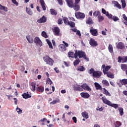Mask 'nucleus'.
<instances>
[{"instance_id":"obj_14","label":"nucleus","mask_w":127,"mask_h":127,"mask_svg":"<svg viewBox=\"0 0 127 127\" xmlns=\"http://www.w3.org/2000/svg\"><path fill=\"white\" fill-rule=\"evenodd\" d=\"M66 2L69 7L73 8V5H74V1L73 0H65Z\"/></svg>"},{"instance_id":"obj_27","label":"nucleus","mask_w":127,"mask_h":127,"mask_svg":"<svg viewBox=\"0 0 127 127\" xmlns=\"http://www.w3.org/2000/svg\"><path fill=\"white\" fill-rule=\"evenodd\" d=\"M26 11L28 14L29 15H32L33 14V12H32V10H31V9L30 8L26 7Z\"/></svg>"},{"instance_id":"obj_49","label":"nucleus","mask_w":127,"mask_h":127,"mask_svg":"<svg viewBox=\"0 0 127 127\" xmlns=\"http://www.w3.org/2000/svg\"><path fill=\"white\" fill-rule=\"evenodd\" d=\"M47 43L49 46V48L51 49H53V46H52V43H51V42L49 41V40H47Z\"/></svg>"},{"instance_id":"obj_28","label":"nucleus","mask_w":127,"mask_h":127,"mask_svg":"<svg viewBox=\"0 0 127 127\" xmlns=\"http://www.w3.org/2000/svg\"><path fill=\"white\" fill-rule=\"evenodd\" d=\"M102 83L103 85L106 86V87H109L110 86V83H109V81L106 79H103L102 81Z\"/></svg>"},{"instance_id":"obj_52","label":"nucleus","mask_w":127,"mask_h":127,"mask_svg":"<svg viewBox=\"0 0 127 127\" xmlns=\"http://www.w3.org/2000/svg\"><path fill=\"white\" fill-rule=\"evenodd\" d=\"M94 72H95V69L93 68H91L90 69H89V73L90 74V75H91V74H92L93 75Z\"/></svg>"},{"instance_id":"obj_13","label":"nucleus","mask_w":127,"mask_h":127,"mask_svg":"<svg viewBox=\"0 0 127 127\" xmlns=\"http://www.w3.org/2000/svg\"><path fill=\"white\" fill-rule=\"evenodd\" d=\"M80 96L81 98H84V99H89L90 98V94L87 92L80 93Z\"/></svg>"},{"instance_id":"obj_63","label":"nucleus","mask_w":127,"mask_h":127,"mask_svg":"<svg viewBox=\"0 0 127 127\" xmlns=\"http://www.w3.org/2000/svg\"><path fill=\"white\" fill-rule=\"evenodd\" d=\"M102 13H103V14H107V11H106L105 9L102 8Z\"/></svg>"},{"instance_id":"obj_39","label":"nucleus","mask_w":127,"mask_h":127,"mask_svg":"<svg viewBox=\"0 0 127 127\" xmlns=\"http://www.w3.org/2000/svg\"><path fill=\"white\" fill-rule=\"evenodd\" d=\"M120 82L122 85H127V79H123L120 80Z\"/></svg>"},{"instance_id":"obj_10","label":"nucleus","mask_w":127,"mask_h":127,"mask_svg":"<svg viewBox=\"0 0 127 127\" xmlns=\"http://www.w3.org/2000/svg\"><path fill=\"white\" fill-rule=\"evenodd\" d=\"M118 62L119 63H126L127 62V56L126 57H123V58L122 57H118Z\"/></svg>"},{"instance_id":"obj_26","label":"nucleus","mask_w":127,"mask_h":127,"mask_svg":"<svg viewBox=\"0 0 127 127\" xmlns=\"http://www.w3.org/2000/svg\"><path fill=\"white\" fill-rule=\"evenodd\" d=\"M106 75H107L108 78H111V79H114V78H115V75L111 72H107Z\"/></svg>"},{"instance_id":"obj_30","label":"nucleus","mask_w":127,"mask_h":127,"mask_svg":"<svg viewBox=\"0 0 127 127\" xmlns=\"http://www.w3.org/2000/svg\"><path fill=\"white\" fill-rule=\"evenodd\" d=\"M86 22L87 24H89V25L94 23L93 19H92V18L91 17H89Z\"/></svg>"},{"instance_id":"obj_9","label":"nucleus","mask_w":127,"mask_h":127,"mask_svg":"<svg viewBox=\"0 0 127 127\" xmlns=\"http://www.w3.org/2000/svg\"><path fill=\"white\" fill-rule=\"evenodd\" d=\"M29 86L32 92H35V91H36V82H35V81L30 83Z\"/></svg>"},{"instance_id":"obj_22","label":"nucleus","mask_w":127,"mask_h":127,"mask_svg":"<svg viewBox=\"0 0 127 127\" xmlns=\"http://www.w3.org/2000/svg\"><path fill=\"white\" fill-rule=\"evenodd\" d=\"M40 3L44 10H46V4L44 0H40Z\"/></svg>"},{"instance_id":"obj_45","label":"nucleus","mask_w":127,"mask_h":127,"mask_svg":"<svg viewBox=\"0 0 127 127\" xmlns=\"http://www.w3.org/2000/svg\"><path fill=\"white\" fill-rule=\"evenodd\" d=\"M85 68L83 66H80L77 69V71H80V72H83V71H85Z\"/></svg>"},{"instance_id":"obj_57","label":"nucleus","mask_w":127,"mask_h":127,"mask_svg":"<svg viewBox=\"0 0 127 127\" xmlns=\"http://www.w3.org/2000/svg\"><path fill=\"white\" fill-rule=\"evenodd\" d=\"M11 1L13 2V3H14V4H15V5H16L17 6V5H18V2L16 1V0H11Z\"/></svg>"},{"instance_id":"obj_36","label":"nucleus","mask_w":127,"mask_h":127,"mask_svg":"<svg viewBox=\"0 0 127 127\" xmlns=\"http://www.w3.org/2000/svg\"><path fill=\"white\" fill-rule=\"evenodd\" d=\"M68 57H69V58H74V57H75V54L74 55V52H69L68 53Z\"/></svg>"},{"instance_id":"obj_12","label":"nucleus","mask_w":127,"mask_h":127,"mask_svg":"<svg viewBox=\"0 0 127 127\" xmlns=\"http://www.w3.org/2000/svg\"><path fill=\"white\" fill-rule=\"evenodd\" d=\"M53 31L54 33H55V35H56V36H59V34L60 33V29L59 27H56L54 28Z\"/></svg>"},{"instance_id":"obj_11","label":"nucleus","mask_w":127,"mask_h":127,"mask_svg":"<svg viewBox=\"0 0 127 127\" xmlns=\"http://www.w3.org/2000/svg\"><path fill=\"white\" fill-rule=\"evenodd\" d=\"M89 44L91 45V46H92L93 47H95L96 46H98V43L95 39H90L89 40Z\"/></svg>"},{"instance_id":"obj_25","label":"nucleus","mask_w":127,"mask_h":127,"mask_svg":"<svg viewBox=\"0 0 127 127\" xmlns=\"http://www.w3.org/2000/svg\"><path fill=\"white\" fill-rule=\"evenodd\" d=\"M94 85L96 90H102V86L99 84L98 82H95Z\"/></svg>"},{"instance_id":"obj_3","label":"nucleus","mask_w":127,"mask_h":127,"mask_svg":"<svg viewBox=\"0 0 127 127\" xmlns=\"http://www.w3.org/2000/svg\"><path fill=\"white\" fill-rule=\"evenodd\" d=\"M111 67L112 66L111 65L106 66V64H103L102 65L101 69H103V72L104 75H106V73H109V72H108V71H109V70H110V69L111 68Z\"/></svg>"},{"instance_id":"obj_7","label":"nucleus","mask_w":127,"mask_h":127,"mask_svg":"<svg viewBox=\"0 0 127 127\" xmlns=\"http://www.w3.org/2000/svg\"><path fill=\"white\" fill-rule=\"evenodd\" d=\"M75 16L76 18L79 19H81V18H85V14L81 12H75Z\"/></svg>"},{"instance_id":"obj_33","label":"nucleus","mask_w":127,"mask_h":127,"mask_svg":"<svg viewBox=\"0 0 127 127\" xmlns=\"http://www.w3.org/2000/svg\"><path fill=\"white\" fill-rule=\"evenodd\" d=\"M26 39H27V41H28V42H29V43H33V41L34 40H33V38H32V37H30V36H27Z\"/></svg>"},{"instance_id":"obj_35","label":"nucleus","mask_w":127,"mask_h":127,"mask_svg":"<svg viewBox=\"0 0 127 127\" xmlns=\"http://www.w3.org/2000/svg\"><path fill=\"white\" fill-rule=\"evenodd\" d=\"M93 15L95 17H99V16L101 15V12L99 11H95V12H93Z\"/></svg>"},{"instance_id":"obj_54","label":"nucleus","mask_w":127,"mask_h":127,"mask_svg":"<svg viewBox=\"0 0 127 127\" xmlns=\"http://www.w3.org/2000/svg\"><path fill=\"white\" fill-rule=\"evenodd\" d=\"M47 82L48 84H50V85H52V84H53V82H52V81L51 80V79H50V78H48L47 80Z\"/></svg>"},{"instance_id":"obj_24","label":"nucleus","mask_w":127,"mask_h":127,"mask_svg":"<svg viewBox=\"0 0 127 127\" xmlns=\"http://www.w3.org/2000/svg\"><path fill=\"white\" fill-rule=\"evenodd\" d=\"M22 96L24 99H28L29 98H31V95L28 94V92H27V93H24L23 94H22Z\"/></svg>"},{"instance_id":"obj_41","label":"nucleus","mask_w":127,"mask_h":127,"mask_svg":"<svg viewBox=\"0 0 127 127\" xmlns=\"http://www.w3.org/2000/svg\"><path fill=\"white\" fill-rule=\"evenodd\" d=\"M110 107H112L113 108H114L115 109H118L119 108V105L117 104H113L112 102L110 103V104L109 105Z\"/></svg>"},{"instance_id":"obj_4","label":"nucleus","mask_w":127,"mask_h":127,"mask_svg":"<svg viewBox=\"0 0 127 127\" xmlns=\"http://www.w3.org/2000/svg\"><path fill=\"white\" fill-rule=\"evenodd\" d=\"M80 87H81L82 91H83V90H85V91H88V92H91L92 91V88H91V87L89 86V85L86 83H83Z\"/></svg>"},{"instance_id":"obj_51","label":"nucleus","mask_w":127,"mask_h":127,"mask_svg":"<svg viewBox=\"0 0 127 127\" xmlns=\"http://www.w3.org/2000/svg\"><path fill=\"white\" fill-rule=\"evenodd\" d=\"M106 15L108 17V18L113 19V15H112V14H109V12H107Z\"/></svg>"},{"instance_id":"obj_2","label":"nucleus","mask_w":127,"mask_h":127,"mask_svg":"<svg viewBox=\"0 0 127 127\" xmlns=\"http://www.w3.org/2000/svg\"><path fill=\"white\" fill-rule=\"evenodd\" d=\"M43 60L45 62L47 63L50 66H53V64H54V61L52 60V59L50 58L49 56H46L45 57H43Z\"/></svg>"},{"instance_id":"obj_20","label":"nucleus","mask_w":127,"mask_h":127,"mask_svg":"<svg viewBox=\"0 0 127 127\" xmlns=\"http://www.w3.org/2000/svg\"><path fill=\"white\" fill-rule=\"evenodd\" d=\"M37 92H39V93H43L44 92V86H40L36 87Z\"/></svg>"},{"instance_id":"obj_53","label":"nucleus","mask_w":127,"mask_h":127,"mask_svg":"<svg viewBox=\"0 0 127 127\" xmlns=\"http://www.w3.org/2000/svg\"><path fill=\"white\" fill-rule=\"evenodd\" d=\"M112 19L114 20V21H118V20H119L120 19L117 16H113L112 17Z\"/></svg>"},{"instance_id":"obj_37","label":"nucleus","mask_w":127,"mask_h":127,"mask_svg":"<svg viewBox=\"0 0 127 127\" xmlns=\"http://www.w3.org/2000/svg\"><path fill=\"white\" fill-rule=\"evenodd\" d=\"M64 22V24H65L66 25H68L69 24V20H68V18L64 17L63 18Z\"/></svg>"},{"instance_id":"obj_19","label":"nucleus","mask_w":127,"mask_h":127,"mask_svg":"<svg viewBox=\"0 0 127 127\" xmlns=\"http://www.w3.org/2000/svg\"><path fill=\"white\" fill-rule=\"evenodd\" d=\"M73 90L75 91H78L79 92H83V88H82V87L80 85L74 86H73Z\"/></svg>"},{"instance_id":"obj_46","label":"nucleus","mask_w":127,"mask_h":127,"mask_svg":"<svg viewBox=\"0 0 127 127\" xmlns=\"http://www.w3.org/2000/svg\"><path fill=\"white\" fill-rule=\"evenodd\" d=\"M42 36L43 37H44V38H48V35H47V33H46V32L45 31H43L42 32Z\"/></svg>"},{"instance_id":"obj_34","label":"nucleus","mask_w":127,"mask_h":127,"mask_svg":"<svg viewBox=\"0 0 127 127\" xmlns=\"http://www.w3.org/2000/svg\"><path fill=\"white\" fill-rule=\"evenodd\" d=\"M51 14L52 15H57V11L54 9H50V10Z\"/></svg>"},{"instance_id":"obj_21","label":"nucleus","mask_w":127,"mask_h":127,"mask_svg":"<svg viewBox=\"0 0 127 127\" xmlns=\"http://www.w3.org/2000/svg\"><path fill=\"white\" fill-rule=\"evenodd\" d=\"M117 48L118 49H124L125 48V44L122 42H119L117 44Z\"/></svg>"},{"instance_id":"obj_8","label":"nucleus","mask_w":127,"mask_h":127,"mask_svg":"<svg viewBox=\"0 0 127 127\" xmlns=\"http://www.w3.org/2000/svg\"><path fill=\"white\" fill-rule=\"evenodd\" d=\"M89 32L91 33V35H93V36H98V35H99L98 30L96 29H94L93 27H91Z\"/></svg>"},{"instance_id":"obj_47","label":"nucleus","mask_w":127,"mask_h":127,"mask_svg":"<svg viewBox=\"0 0 127 127\" xmlns=\"http://www.w3.org/2000/svg\"><path fill=\"white\" fill-rule=\"evenodd\" d=\"M119 111L120 116H123L124 115V108L122 107L119 108Z\"/></svg>"},{"instance_id":"obj_60","label":"nucleus","mask_w":127,"mask_h":127,"mask_svg":"<svg viewBox=\"0 0 127 127\" xmlns=\"http://www.w3.org/2000/svg\"><path fill=\"white\" fill-rule=\"evenodd\" d=\"M72 120L75 124H77V118L76 117H72Z\"/></svg>"},{"instance_id":"obj_17","label":"nucleus","mask_w":127,"mask_h":127,"mask_svg":"<svg viewBox=\"0 0 127 127\" xmlns=\"http://www.w3.org/2000/svg\"><path fill=\"white\" fill-rule=\"evenodd\" d=\"M59 49L60 51L63 52V51H65V50H67V48H66L65 45H64V44H62L59 46Z\"/></svg>"},{"instance_id":"obj_6","label":"nucleus","mask_w":127,"mask_h":127,"mask_svg":"<svg viewBox=\"0 0 127 127\" xmlns=\"http://www.w3.org/2000/svg\"><path fill=\"white\" fill-rule=\"evenodd\" d=\"M102 74H103L102 71L99 70L95 71L93 74H92V76L93 77V78L99 79V78H100V77L102 76Z\"/></svg>"},{"instance_id":"obj_50","label":"nucleus","mask_w":127,"mask_h":127,"mask_svg":"<svg viewBox=\"0 0 127 127\" xmlns=\"http://www.w3.org/2000/svg\"><path fill=\"white\" fill-rule=\"evenodd\" d=\"M98 18L99 22H101L103 21V20H104V16H102L101 15L99 17H98Z\"/></svg>"},{"instance_id":"obj_55","label":"nucleus","mask_w":127,"mask_h":127,"mask_svg":"<svg viewBox=\"0 0 127 127\" xmlns=\"http://www.w3.org/2000/svg\"><path fill=\"white\" fill-rule=\"evenodd\" d=\"M58 24H62V23H63V19L60 18L58 21Z\"/></svg>"},{"instance_id":"obj_43","label":"nucleus","mask_w":127,"mask_h":127,"mask_svg":"<svg viewBox=\"0 0 127 127\" xmlns=\"http://www.w3.org/2000/svg\"><path fill=\"white\" fill-rule=\"evenodd\" d=\"M121 69L124 71H126L127 69V65L126 64H121Z\"/></svg>"},{"instance_id":"obj_5","label":"nucleus","mask_w":127,"mask_h":127,"mask_svg":"<svg viewBox=\"0 0 127 127\" xmlns=\"http://www.w3.org/2000/svg\"><path fill=\"white\" fill-rule=\"evenodd\" d=\"M34 42L36 44L37 46H40V47L42 46V41H41V40H40L38 37H36L35 38Z\"/></svg>"},{"instance_id":"obj_1","label":"nucleus","mask_w":127,"mask_h":127,"mask_svg":"<svg viewBox=\"0 0 127 127\" xmlns=\"http://www.w3.org/2000/svg\"><path fill=\"white\" fill-rule=\"evenodd\" d=\"M86 55V53L82 51H76L74 53V58L75 59H77L78 58V56L79 58H83L84 56Z\"/></svg>"},{"instance_id":"obj_29","label":"nucleus","mask_w":127,"mask_h":127,"mask_svg":"<svg viewBox=\"0 0 127 127\" xmlns=\"http://www.w3.org/2000/svg\"><path fill=\"white\" fill-rule=\"evenodd\" d=\"M115 127H120L122 126V124L120 121H116L114 123Z\"/></svg>"},{"instance_id":"obj_18","label":"nucleus","mask_w":127,"mask_h":127,"mask_svg":"<svg viewBox=\"0 0 127 127\" xmlns=\"http://www.w3.org/2000/svg\"><path fill=\"white\" fill-rule=\"evenodd\" d=\"M79 3L75 2L73 5V8L75 10V11H78L80 9V5Z\"/></svg>"},{"instance_id":"obj_44","label":"nucleus","mask_w":127,"mask_h":127,"mask_svg":"<svg viewBox=\"0 0 127 127\" xmlns=\"http://www.w3.org/2000/svg\"><path fill=\"white\" fill-rule=\"evenodd\" d=\"M80 62V59L76 58V60L73 63L74 66H77V65H78Z\"/></svg>"},{"instance_id":"obj_16","label":"nucleus","mask_w":127,"mask_h":127,"mask_svg":"<svg viewBox=\"0 0 127 127\" xmlns=\"http://www.w3.org/2000/svg\"><path fill=\"white\" fill-rule=\"evenodd\" d=\"M102 100L104 104H105L106 105H108V106H110L111 104V101L108 100V99H107V98H106V97L105 96L102 97Z\"/></svg>"},{"instance_id":"obj_61","label":"nucleus","mask_w":127,"mask_h":127,"mask_svg":"<svg viewBox=\"0 0 127 127\" xmlns=\"http://www.w3.org/2000/svg\"><path fill=\"white\" fill-rule=\"evenodd\" d=\"M83 59H84L85 60H86V61L88 62H89V58L87 57V56L85 55V56H84L83 58Z\"/></svg>"},{"instance_id":"obj_38","label":"nucleus","mask_w":127,"mask_h":127,"mask_svg":"<svg viewBox=\"0 0 127 127\" xmlns=\"http://www.w3.org/2000/svg\"><path fill=\"white\" fill-rule=\"evenodd\" d=\"M108 50L110 53H113V52H114V48H113V45L111 44L109 45Z\"/></svg>"},{"instance_id":"obj_40","label":"nucleus","mask_w":127,"mask_h":127,"mask_svg":"<svg viewBox=\"0 0 127 127\" xmlns=\"http://www.w3.org/2000/svg\"><path fill=\"white\" fill-rule=\"evenodd\" d=\"M3 10L4 11H7V8L4 6H2L0 4V10Z\"/></svg>"},{"instance_id":"obj_58","label":"nucleus","mask_w":127,"mask_h":127,"mask_svg":"<svg viewBox=\"0 0 127 127\" xmlns=\"http://www.w3.org/2000/svg\"><path fill=\"white\" fill-rule=\"evenodd\" d=\"M60 5H63V0H57Z\"/></svg>"},{"instance_id":"obj_62","label":"nucleus","mask_w":127,"mask_h":127,"mask_svg":"<svg viewBox=\"0 0 127 127\" xmlns=\"http://www.w3.org/2000/svg\"><path fill=\"white\" fill-rule=\"evenodd\" d=\"M113 3L114 4V6H117L119 3V2L117 1H114L113 2Z\"/></svg>"},{"instance_id":"obj_31","label":"nucleus","mask_w":127,"mask_h":127,"mask_svg":"<svg viewBox=\"0 0 127 127\" xmlns=\"http://www.w3.org/2000/svg\"><path fill=\"white\" fill-rule=\"evenodd\" d=\"M46 121H47V119L43 118V119L39 121V123H42V124H41V126H45V123H46Z\"/></svg>"},{"instance_id":"obj_42","label":"nucleus","mask_w":127,"mask_h":127,"mask_svg":"<svg viewBox=\"0 0 127 127\" xmlns=\"http://www.w3.org/2000/svg\"><path fill=\"white\" fill-rule=\"evenodd\" d=\"M60 102V100L59 99H56L55 100L50 102L51 105H55V104H57V103H59Z\"/></svg>"},{"instance_id":"obj_48","label":"nucleus","mask_w":127,"mask_h":127,"mask_svg":"<svg viewBox=\"0 0 127 127\" xmlns=\"http://www.w3.org/2000/svg\"><path fill=\"white\" fill-rule=\"evenodd\" d=\"M67 25H69L70 27H75V22L70 21L69 22V23L67 24Z\"/></svg>"},{"instance_id":"obj_32","label":"nucleus","mask_w":127,"mask_h":127,"mask_svg":"<svg viewBox=\"0 0 127 127\" xmlns=\"http://www.w3.org/2000/svg\"><path fill=\"white\" fill-rule=\"evenodd\" d=\"M103 93L105 94L106 96H111V93L109 92V91L106 89H105V88H103Z\"/></svg>"},{"instance_id":"obj_56","label":"nucleus","mask_w":127,"mask_h":127,"mask_svg":"<svg viewBox=\"0 0 127 127\" xmlns=\"http://www.w3.org/2000/svg\"><path fill=\"white\" fill-rule=\"evenodd\" d=\"M16 111L18 113V114L22 113V110H21V109L18 107L16 108Z\"/></svg>"},{"instance_id":"obj_64","label":"nucleus","mask_w":127,"mask_h":127,"mask_svg":"<svg viewBox=\"0 0 127 127\" xmlns=\"http://www.w3.org/2000/svg\"><path fill=\"white\" fill-rule=\"evenodd\" d=\"M76 35H78V36H81V32L79 30H77L76 32Z\"/></svg>"},{"instance_id":"obj_23","label":"nucleus","mask_w":127,"mask_h":127,"mask_svg":"<svg viewBox=\"0 0 127 127\" xmlns=\"http://www.w3.org/2000/svg\"><path fill=\"white\" fill-rule=\"evenodd\" d=\"M81 116L83 117V118H84V119H89V114H88V112L84 111L81 113Z\"/></svg>"},{"instance_id":"obj_15","label":"nucleus","mask_w":127,"mask_h":127,"mask_svg":"<svg viewBox=\"0 0 127 127\" xmlns=\"http://www.w3.org/2000/svg\"><path fill=\"white\" fill-rule=\"evenodd\" d=\"M47 19V18H46V17L43 15L42 17L40 18L37 20V22H38V23H43L46 21Z\"/></svg>"},{"instance_id":"obj_59","label":"nucleus","mask_w":127,"mask_h":127,"mask_svg":"<svg viewBox=\"0 0 127 127\" xmlns=\"http://www.w3.org/2000/svg\"><path fill=\"white\" fill-rule=\"evenodd\" d=\"M126 5H127V3H126V1H124L122 3V6L123 8H125Z\"/></svg>"}]
</instances>
